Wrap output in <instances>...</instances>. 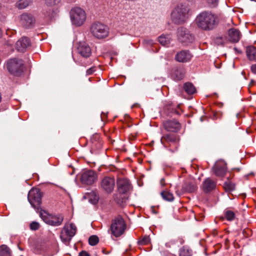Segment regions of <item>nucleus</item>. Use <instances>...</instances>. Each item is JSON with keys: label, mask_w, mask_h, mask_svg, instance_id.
I'll use <instances>...</instances> for the list:
<instances>
[{"label": "nucleus", "mask_w": 256, "mask_h": 256, "mask_svg": "<svg viewBox=\"0 0 256 256\" xmlns=\"http://www.w3.org/2000/svg\"><path fill=\"white\" fill-rule=\"evenodd\" d=\"M226 40V38L224 36H218L214 38V42L216 44L219 45H223L224 43V41Z\"/></svg>", "instance_id": "37"}, {"label": "nucleus", "mask_w": 256, "mask_h": 256, "mask_svg": "<svg viewBox=\"0 0 256 256\" xmlns=\"http://www.w3.org/2000/svg\"><path fill=\"white\" fill-rule=\"evenodd\" d=\"M126 228V224L122 218L113 220L110 224L109 232L116 238L121 236Z\"/></svg>", "instance_id": "5"}, {"label": "nucleus", "mask_w": 256, "mask_h": 256, "mask_svg": "<svg viewBox=\"0 0 256 256\" xmlns=\"http://www.w3.org/2000/svg\"><path fill=\"white\" fill-rule=\"evenodd\" d=\"M94 196H95V198H94V200H95L96 202H98V196H97V195L96 194V193H94Z\"/></svg>", "instance_id": "48"}, {"label": "nucleus", "mask_w": 256, "mask_h": 256, "mask_svg": "<svg viewBox=\"0 0 256 256\" xmlns=\"http://www.w3.org/2000/svg\"><path fill=\"white\" fill-rule=\"evenodd\" d=\"M30 0H19L16 4V7L19 9H24L26 8L30 4Z\"/></svg>", "instance_id": "29"}, {"label": "nucleus", "mask_w": 256, "mask_h": 256, "mask_svg": "<svg viewBox=\"0 0 256 256\" xmlns=\"http://www.w3.org/2000/svg\"><path fill=\"white\" fill-rule=\"evenodd\" d=\"M224 188L227 192H230L235 189V184L228 178L224 184Z\"/></svg>", "instance_id": "27"}, {"label": "nucleus", "mask_w": 256, "mask_h": 256, "mask_svg": "<svg viewBox=\"0 0 256 256\" xmlns=\"http://www.w3.org/2000/svg\"><path fill=\"white\" fill-rule=\"evenodd\" d=\"M169 110L170 113L176 115H180L182 112L178 106H177L176 108L170 107Z\"/></svg>", "instance_id": "38"}, {"label": "nucleus", "mask_w": 256, "mask_h": 256, "mask_svg": "<svg viewBox=\"0 0 256 256\" xmlns=\"http://www.w3.org/2000/svg\"><path fill=\"white\" fill-rule=\"evenodd\" d=\"M79 256H90V255L87 252L82 250L79 253Z\"/></svg>", "instance_id": "44"}, {"label": "nucleus", "mask_w": 256, "mask_h": 256, "mask_svg": "<svg viewBox=\"0 0 256 256\" xmlns=\"http://www.w3.org/2000/svg\"><path fill=\"white\" fill-rule=\"evenodd\" d=\"M100 188L108 194H111L115 186V180L114 177L105 176L101 180Z\"/></svg>", "instance_id": "15"}, {"label": "nucleus", "mask_w": 256, "mask_h": 256, "mask_svg": "<svg viewBox=\"0 0 256 256\" xmlns=\"http://www.w3.org/2000/svg\"><path fill=\"white\" fill-rule=\"evenodd\" d=\"M160 195L162 198L168 202H172L174 200V196L172 194L168 191H163L161 192Z\"/></svg>", "instance_id": "28"}, {"label": "nucleus", "mask_w": 256, "mask_h": 256, "mask_svg": "<svg viewBox=\"0 0 256 256\" xmlns=\"http://www.w3.org/2000/svg\"><path fill=\"white\" fill-rule=\"evenodd\" d=\"M224 215L226 220L228 221H232L234 220L236 218L234 212L230 210H226Z\"/></svg>", "instance_id": "31"}, {"label": "nucleus", "mask_w": 256, "mask_h": 256, "mask_svg": "<svg viewBox=\"0 0 256 256\" xmlns=\"http://www.w3.org/2000/svg\"><path fill=\"white\" fill-rule=\"evenodd\" d=\"M198 27L204 30L214 28L218 24L217 16L210 12H203L196 19Z\"/></svg>", "instance_id": "1"}, {"label": "nucleus", "mask_w": 256, "mask_h": 256, "mask_svg": "<svg viewBox=\"0 0 256 256\" xmlns=\"http://www.w3.org/2000/svg\"><path fill=\"white\" fill-rule=\"evenodd\" d=\"M209 6L212 8H214L218 5V0H207Z\"/></svg>", "instance_id": "42"}, {"label": "nucleus", "mask_w": 256, "mask_h": 256, "mask_svg": "<svg viewBox=\"0 0 256 256\" xmlns=\"http://www.w3.org/2000/svg\"><path fill=\"white\" fill-rule=\"evenodd\" d=\"M192 57V55L188 50H182L177 52L175 60L180 62H187L191 60Z\"/></svg>", "instance_id": "19"}, {"label": "nucleus", "mask_w": 256, "mask_h": 256, "mask_svg": "<svg viewBox=\"0 0 256 256\" xmlns=\"http://www.w3.org/2000/svg\"><path fill=\"white\" fill-rule=\"evenodd\" d=\"M97 139H98V136H94L91 140L94 146H95L96 148H102V144L101 141H98V142H96Z\"/></svg>", "instance_id": "34"}, {"label": "nucleus", "mask_w": 256, "mask_h": 256, "mask_svg": "<svg viewBox=\"0 0 256 256\" xmlns=\"http://www.w3.org/2000/svg\"><path fill=\"white\" fill-rule=\"evenodd\" d=\"M30 46V39L26 36L22 37L17 41L16 47V50L20 52H24Z\"/></svg>", "instance_id": "21"}, {"label": "nucleus", "mask_w": 256, "mask_h": 256, "mask_svg": "<svg viewBox=\"0 0 256 256\" xmlns=\"http://www.w3.org/2000/svg\"><path fill=\"white\" fill-rule=\"evenodd\" d=\"M214 173L219 177L224 176L226 172V164L222 162H217L212 168Z\"/></svg>", "instance_id": "20"}, {"label": "nucleus", "mask_w": 256, "mask_h": 256, "mask_svg": "<svg viewBox=\"0 0 256 256\" xmlns=\"http://www.w3.org/2000/svg\"><path fill=\"white\" fill-rule=\"evenodd\" d=\"M98 175L96 173L91 170H85L82 172L80 180L82 184L86 185H92L96 182Z\"/></svg>", "instance_id": "14"}, {"label": "nucleus", "mask_w": 256, "mask_h": 256, "mask_svg": "<svg viewBox=\"0 0 256 256\" xmlns=\"http://www.w3.org/2000/svg\"><path fill=\"white\" fill-rule=\"evenodd\" d=\"M6 66L10 73L14 76H20L23 72L24 62L22 60L10 59L8 61Z\"/></svg>", "instance_id": "8"}, {"label": "nucleus", "mask_w": 256, "mask_h": 256, "mask_svg": "<svg viewBox=\"0 0 256 256\" xmlns=\"http://www.w3.org/2000/svg\"><path fill=\"white\" fill-rule=\"evenodd\" d=\"M197 188L196 180L192 178H188L184 182L180 188H176V193L178 196H180L185 193L194 192Z\"/></svg>", "instance_id": "7"}, {"label": "nucleus", "mask_w": 256, "mask_h": 256, "mask_svg": "<svg viewBox=\"0 0 256 256\" xmlns=\"http://www.w3.org/2000/svg\"><path fill=\"white\" fill-rule=\"evenodd\" d=\"M30 229L32 230H36L40 228V225L38 222H32L30 225Z\"/></svg>", "instance_id": "40"}, {"label": "nucleus", "mask_w": 256, "mask_h": 256, "mask_svg": "<svg viewBox=\"0 0 256 256\" xmlns=\"http://www.w3.org/2000/svg\"><path fill=\"white\" fill-rule=\"evenodd\" d=\"M246 56L249 60H256V48L252 46H248L246 48Z\"/></svg>", "instance_id": "25"}, {"label": "nucleus", "mask_w": 256, "mask_h": 256, "mask_svg": "<svg viewBox=\"0 0 256 256\" xmlns=\"http://www.w3.org/2000/svg\"><path fill=\"white\" fill-rule=\"evenodd\" d=\"M183 88L188 94H194L196 91V88L191 82H186L184 84Z\"/></svg>", "instance_id": "26"}, {"label": "nucleus", "mask_w": 256, "mask_h": 256, "mask_svg": "<svg viewBox=\"0 0 256 256\" xmlns=\"http://www.w3.org/2000/svg\"><path fill=\"white\" fill-rule=\"evenodd\" d=\"M189 11L190 9L186 6H178L171 14L172 21L176 24L184 23L188 18Z\"/></svg>", "instance_id": "4"}, {"label": "nucleus", "mask_w": 256, "mask_h": 256, "mask_svg": "<svg viewBox=\"0 0 256 256\" xmlns=\"http://www.w3.org/2000/svg\"><path fill=\"white\" fill-rule=\"evenodd\" d=\"M164 128L168 132H177L181 128L180 124L176 120H168L162 122Z\"/></svg>", "instance_id": "17"}, {"label": "nucleus", "mask_w": 256, "mask_h": 256, "mask_svg": "<svg viewBox=\"0 0 256 256\" xmlns=\"http://www.w3.org/2000/svg\"><path fill=\"white\" fill-rule=\"evenodd\" d=\"M90 30L92 36L98 39L107 37L109 33L108 28L106 25L98 22L92 24Z\"/></svg>", "instance_id": "6"}, {"label": "nucleus", "mask_w": 256, "mask_h": 256, "mask_svg": "<svg viewBox=\"0 0 256 256\" xmlns=\"http://www.w3.org/2000/svg\"><path fill=\"white\" fill-rule=\"evenodd\" d=\"M76 227L73 223H70L69 226L65 225L61 231L60 238L63 242L70 241L76 234Z\"/></svg>", "instance_id": "13"}, {"label": "nucleus", "mask_w": 256, "mask_h": 256, "mask_svg": "<svg viewBox=\"0 0 256 256\" xmlns=\"http://www.w3.org/2000/svg\"><path fill=\"white\" fill-rule=\"evenodd\" d=\"M191 254V250L188 248L183 247L180 249V256H190Z\"/></svg>", "instance_id": "36"}, {"label": "nucleus", "mask_w": 256, "mask_h": 256, "mask_svg": "<svg viewBox=\"0 0 256 256\" xmlns=\"http://www.w3.org/2000/svg\"><path fill=\"white\" fill-rule=\"evenodd\" d=\"M251 70L254 74H256V64L251 66Z\"/></svg>", "instance_id": "45"}, {"label": "nucleus", "mask_w": 256, "mask_h": 256, "mask_svg": "<svg viewBox=\"0 0 256 256\" xmlns=\"http://www.w3.org/2000/svg\"><path fill=\"white\" fill-rule=\"evenodd\" d=\"M159 42L164 46H167L170 43V38L168 36L162 35L158 37Z\"/></svg>", "instance_id": "32"}, {"label": "nucleus", "mask_w": 256, "mask_h": 256, "mask_svg": "<svg viewBox=\"0 0 256 256\" xmlns=\"http://www.w3.org/2000/svg\"><path fill=\"white\" fill-rule=\"evenodd\" d=\"M113 198L117 204L120 206H124L128 199V196L126 194H123L118 192L113 195Z\"/></svg>", "instance_id": "23"}, {"label": "nucleus", "mask_w": 256, "mask_h": 256, "mask_svg": "<svg viewBox=\"0 0 256 256\" xmlns=\"http://www.w3.org/2000/svg\"><path fill=\"white\" fill-rule=\"evenodd\" d=\"M117 186L118 192L123 194H127L132 189L130 180L124 178H120L117 180Z\"/></svg>", "instance_id": "16"}, {"label": "nucleus", "mask_w": 256, "mask_h": 256, "mask_svg": "<svg viewBox=\"0 0 256 256\" xmlns=\"http://www.w3.org/2000/svg\"><path fill=\"white\" fill-rule=\"evenodd\" d=\"M42 220L48 224L53 226H60L64 221V216L61 214H52L47 213L40 214Z\"/></svg>", "instance_id": "9"}, {"label": "nucleus", "mask_w": 256, "mask_h": 256, "mask_svg": "<svg viewBox=\"0 0 256 256\" xmlns=\"http://www.w3.org/2000/svg\"><path fill=\"white\" fill-rule=\"evenodd\" d=\"M77 52L84 58H88L92 54V50L88 44L85 42H80L78 44Z\"/></svg>", "instance_id": "18"}, {"label": "nucleus", "mask_w": 256, "mask_h": 256, "mask_svg": "<svg viewBox=\"0 0 256 256\" xmlns=\"http://www.w3.org/2000/svg\"><path fill=\"white\" fill-rule=\"evenodd\" d=\"M42 194L38 189L31 190L28 194V200L32 206L36 209H38L42 203Z\"/></svg>", "instance_id": "11"}, {"label": "nucleus", "mask_w": 256, "mask_h": 256, "mask_svg": "<svg viewBox=\"0 0 256 256\" xmlns=\"http://www.w3.org/2000/svg\"><path fill=\"white\" fill-rule=\"evenodd\" d=\"M164 178L161 179V180H160V184H161L162 186H164Z\"/></svg>", "instance_id": "49"}, {"label": "nucleus", "mask_w": 256, "mask_h": 256, "mask_svg": "<svg viewBox=\"0 0 256 256\" xmlns=\"http://www.w3.org/2000/svg\"><path fill=\"white\" fill-rule=\"evenodd\" d=\"M96 70V68L95 66L92 67L87 70L86 73V75L89 76L92 74Z\"/></svg>", "instance_id": "43"}, {"label": "nucleus", "mask_w": 256, "mask_h": 256, "mask_svg": "<svg viewBox=\"0 0 256 256\" xmlns=\"http://www.w3.org/2000/svg\"><path fill=\"white\" fill-rule=\"evenodd\" d=\"M0 256H10V250L6 246H0Z\"/></svg>", "instance_id": "30"}, {"label": "nucleus", "mask_w": 256, "mask_h": 256, "mask_svg": "<svg viewBox=\"0 0 256 256\" xmlns=\"http://www.w3.org/2000/svg\"><path fill=\"white\" fill-rule=\"evenodd\" d=\"M216 182L211 178H206L202 182V188L203 191L206 192H210L215 189Z\"/></svg>", "instance_id": "22"}, {"label": "nucleus", "mask_w": 256, "mask_h": 256, "mask_svg": "<svg viewBox=\"0 0 256 256\" xmlns=\"http://www.w3.org/2000/svg\"><path fill=\"white\" fill-rule=\"evenodd\" d=\"M170 243L172 244H174L176 243V241L175 240H172L170 241V242H166V247H168V248H170Z\"/></svg>", "instance_id": "47"}, {"label": "nucleus", "mask_w": 256, "mask_h": 256, "mask_svg": "<svg viewBox=\"0 0 256 256\" xmlns=\"http://www.w3.org/2000/svg\"><path fill=\"white\" fill-rule=\"evenodd\" d=\"M174 74L176 75V78L177 80H182L184 76V74L182 71L180 70H177L174 72Z\"/></svg>", "instance_id": "39"}, {"label": "nucleus", "mask_w": 256, "mask_h": 256, "mask_svg": "<svg viewBox=\"0 0 256 256\" xmlns=\"http://www.w3.org/2000/svg\"><path fill=\"white\" fill-rule=\"evenodd\" d=\"M178 38L180 42L184 45H188L194 41V36L186 28L180 27L177 30Z\"/></svg>", "instance_id": "10"}, {"label": "nucleus", "mask_w": 256, "mask_h": 256, "mask_svg": "<svg viewBox=\"0 0 256 256\" xmlns=\"http://www.w3.org/2000/svg\"><path fill=\"white\" fill-rule=\"evenodd\" d=\"M240 32L236 28H231L228 30V39L232 42H237L240 38Z\"/></svg>", "instance_id": "24"}, {"label": "nucleus", "mask_w": 256, "mask_h": 256, "mask_svg": "<svg viewBox=\"0 0 256 256\" xmlns=\"http://www.w3.org/2000/svg\"><path fill=\"white\" fill-rule=\"evenodd\" d=\"M18 21L20 25L22 27L30 28L34 26L36 19L32 14L24 12L18 16Z\"/></svg>", "instance_id": "12"}, {"label": "nucleus", "mask_w": 256, "mask_h": 256, "mask_svg": "<svg viewBox=\"0 0 256 256\" xmlns=\"http://www.w3.org/2000/svg\"><path fill=\"white\" fill-rule=\"evenodd\" d=\"M107 116V114H104V112H102V114H101V120L102 121H104L105 120V119L106 118Z\"/></svg>", "instance_id": "46"}, {"label": "nucleus", "mask_w": 256, "mask_h": 256, "mask_svg": "<svg viewBox=\"0 0 256 256\" xmlns=\"http://www.w3.org/2000/svg\"><path fill=\"white\" fill-rule=\"evenodd\" d=\"M98 238L96 236H92L89 238L88 242L90 246H95L98 242Z\"/></svg>", "instance_id": "35"}, {"label": "nucleus", "mask_w": 256, "mask_h": 256, "mask_svg": "<svg viewBox=\"0 0 256 256\" xmlns=\"http://www.w3.org/2000/svg\"><path fill=\"white\" fill-rule=\"evenodd\" d=\"M180 140V138L178 136L170 133L164 134L160 138L162 144L172 152L178 150Z\"/></svg>", "instance_id": "2"}, {"label": "nucleus", "mask_w": 256, "mask_h": 256, "mask_svg": "<svg viewBox=\"0 0 256 256\" xmlns=\"http://www.w3.org/2000/svg\"><path fill=\"white\" fill-rule=\"evenodd\" d=\"M150 239L149 236H144L140 238L138 241V244L141 246L146 245L150 244Z\"/></svg>", "instance_id": "33"}, {"label": "nucleus", "mask_w": 256, "mask_h": 256, "mask_svg": "<svg viewBox=\"0 0 256 256\" xmlns=\"http://www.w3.org/2000/svg\"><path fill=\"white\" fill-rule=\"evenodd\" d=\"M47 5L52 6L58 4L61 0H45Z\"/></svg>", "instance_id": "41"}, {"label": "nucleus", "mask_w": 256, "mask_h": 256, "mask_svg": "<svg viewBox=\"0 0 256 256\" xmlns=\"http://www.w3.org/2000/svg\"><path fill=\"white\" fill-rule=\"evenodd\" d=\"M70 16L72 24L76 27L84 24L86 18V14L84 10L79 6H74L70 11Z\"/></svg>", "instance_id": "3"}]
</instances>
